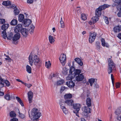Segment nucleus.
<instances>
[{"label": "nucleus", "mask_w": 121, "mask_h": 121, "mask_svg": "<svg viewBox=\"0 0 121 121\" xmlns=\"http://www.w3.org/2000/svg\"><path fill=\"white\" fill-rule=\"evenodd\" d=\"M28 60L29 62L30 66L33 65V63L36 66L39 67L42 63V61L36 55H34L33 56L31 53L29 57Z\"/></svg>", "instance_id": "1"}, {"label": "nucleus", "mask_w": 121, "mask_h": 121, "mask_svg": "<svg viewBox=\"0 0 121 121\" xmlns=\"http://www.w3.org/2000/svg\"><path fill=\"white\" fill-rule=\"evenodd\" d=\"M37 112V109L34 108L32 110L30 114L29 113V117L31 120L33 121L36 120L37 121L39 120V118L41 116V113Z\"/></svg>", "instance_id": "2"}, {"label": "nucleus", "mask_w": 121, "mask_h": 121, "mask_svg": "<svg viewBox=\"0 0 121 121\" xmlns=\"http://www.w3.org/2000/svg\"><path fill=\"white\" fill-rule=\"evenodd\" d=\"M108 63V66L107 70L108 73L110 74L112 72V71L116 70V67L115 65L110 58L109 59Z\"/></svg>", "instance_id": "3"}, {"label": "nucleus", "mask_w": 121, "mask_h": 121, "mask_svg": "<svg viewBox=\"0 0 121 121\" xmlns=\"http://www.w3.org/2000/svg\"><path fill=\"white\" fill-rule=\"evenodd\" d=\"M20 38V35L18 33L15 34L13 37L12 40L13 41V43L16 44L18 43V39Z\"/></svg>", "instance_id": "4"}, {"label": "nucleus", "mask_w": 121, "mask_h": 121, "mask_svg": "<svg viewBox=\"0 0 121 121\" xmlns=\"http://www.w3.org/2000/svg\"><path fill=\"white\" fill-rule=\"evenodd\" d=\"M66 56L64 54L60 55L59 60L63 66H64L66 62Z\"/></svg>", "instance_id": "5"}, {"label": "nucleus", "mask_w": 121, "mask_h": 121, "mask_svg": "<svg viewBox=\"0 0 121 121\" xmlns=\"http://www.w3.org/2000/svg\"><path fill=\"white\" fill-rule=\"evenodd\" d=\"M96 35V33L95 32L90 34L89 38V42L90 43H92L94 41Z\"/></svg>", "instance_id": "6"}, {"label": "nucleus", "mask_w": 121, "mask_h": 121, "mask_svg": "<svg viewBox=\"0 0 121 121\" xmlns=\"http://www.w3.org/2000/svg\"><path fill=\"white\" fill-rule=\"evenodd\" d=\"M73 108L76 110L73 111V112L75 113H77L80 110L81 107L80 104H73Z\"/></svg>", "instance_id": "7"}, {"label": "nucleus", "mask_w": 121, "mask_h": 121, "mask_svg": "<svg viewBox=\"0 0 121 121\" xmlns=\"http://www.w3.org/2000/svg\"><path fill=\"white\" fill-rule=\"evenodd\" d=\"M22 26L20 24H18L15 28L14 31L15 33H18L21 31L22 29Z\"/></svg>", "instance_id": "8"}, {"label": "nucleus", "mask_w": 121, "mask_h": 121, "mask_svg": "<svg viewBox=\"0 0 121 121\" xmlns=\"http://www.w3.org/2000/svg\"><path fill=\"white\" fill-rule=\"evenodd\" d=\"M28 98L29 102L30 103L32 102V100L33 96V93L31 91H30L28 93Z\"/></svg>", "instance_id": "9"}, {"label": "nucleus", "mask_w": 121, "mask_h": 121, "mask_svg": "<svg viewBox=\"0 0 121 121\" xmlns=\"http://www.w3.org/2000/svg\"><path fill=\"white\" fill-rule=\"evenodd\" d=\"M84 78V76L83 75V73H81L76 76L75 78L77 81L79 82L82 81Z\"/></svg>", "instance_id": "10"}, {"label": "nucleus", "mask_w": 121, "mask_h": 121, "mask_svg": "<svg viewBox=\"0 0 121 121\" xmlns=\"http://www.w3.org/2000/svg\"><path fill=\"white\" fill-rule=\"evenodd\" d=\"M14 8L13 9H14V14L15 15H18L20 11L19 10L17 9L16 6H15L14 4H13L10 8Z\"/></svg>", "instance_id": "11"}, {"label": "nucleus", "mask_w": 121, "mask_h": 121, "mask_svg": "<svg viewBox=\"0 0 121 121\" xmlns=\"http://www.w3.org/2000/svg\"><path fill=\"white\" fill-rule=\"evenodd\" d=\"M28 30L26 28H23L21 32L22 35L24 36H27L28 34Z\"/></svg>", "instance_id": "12"}, {"label": "nucleus", "mask_w": 121, "mask_h": 121, "mask_svg": "<svg viewBox=\"0 0 121 121\" xmlns=\"http://www.w3.org/2000/svg\"><path fill=\"white\" fill-rule=\"evenodd\" d=\"M66 84L70 88L73 87L74 86L75 84L72 81H69L67 82Z\"/></svg>", "instance_id": "13"}, {"label": "nucleus", "mask_w": 121, "mask_h": 121, "mask_svg": "<svg viewBox=\"0 0 121 121\" xmlns=\"http://www.w3.org/2000/svg\"><path fill=\"white\" fill-rule=\"evenodd\" d=\"M89 107L84 106L82 108V109L83 112L87 113L90 112V109Z\"/></svg>", "instance_id": "14"}, {"label": "nucleus", "mask_w": 121, "mask_h": 121, "mask_svg": "<svg viewBox=\"0 0 121 121\" xmlns=\"http://www.w3.org/2000/svg\"><path fill=\"white\" fill-rule=\"evenodd\" d=\"M32 22V21L30 19H25L23 22L24 26H28Z\"/></svg>", "instance_id": "15"}, {"label": "nucleus", "mask_w": 121, "mask_h": 121, "mask_svg": "<svg viewBox=\"0 0 121 121\" xmlns=\"http://www.w3.org/2000/svg\"><path fill=\"white\" fill-rule=\"evenodd\" d=\"M115 32H118L121 30V26L118 25L115 26L113 29Z\"/></svg>", "instance_id": "16"}, {"label": "nucleus", "mask_w": 121, "mask_h": 121, "mask_svg": "<svg viewBox=\"0 0 121 121\" xmlns=\"http://www.w3.org/2000/svg\"><path fill=\"white\" fill-rule=\"evenodd\" d=\"M110 6V5L104 4L102 5L99 6V9H100V10L102 11V10H104L106 8H108Z\"/></svg>", "instance_id": "17"}, {"label": "nucleus", "mask_w": 121, "mask_h": 121, "mask_svg": "<svg viewBox=\"0 0 121 121\" xmlns=\"http://www.w3.org/2000/svg\"><path fill=\"white\" fill-rule=\"evenodd\" d=\"M65 103L66 104L69 106H72V105L73 103V100H66L65 102Z\"/></svg>", "instance_id": "18"}, {"label": "nucleus", "mask_w": 121, "mask_h": 121, "mask_svg": "<svg viewBox=\"0 0 121 121\" xmlns=\"http://www.w3.org/2000/svg\"><path fill=\"white\" fill-rule=\"evenodd\" d=\"M74 60L80 66H82L83 65V63L82 60L79 58H75Z\"/></svg>", "instance_id": "19"}, {"label": "nucleus", "mask_w": 121, "mask_h": 121, "mask_svg": "<svg viewBox=\"0 0 121 121\" xmlns=\"http://www.w3.org/2000/svg\"><path fill=\"white\" fill-rule=\"evenodd\" d=\"M24 16L22 14H20L18 17V20L20 22H23L24 21Z\"/></svg>", "instance_id": "20"}, {"label": "nucleus", "mask_w": 121, "mask_h": 121, "mask_svg": "<svg viewBox=\"0 0 121 121\" xmlns=\"http://www.w3.org/2000/svg\"><path fill=\"white\" fill-rule=\"evenodd\" d=\"M116 7L117 9L119 11L117 13V16L118 17H121V5H117Z\"/></svg>", "instance_id": "21"}, {"label": "nucleus", "mask_w": 121, "mask_h": 121, "mask_svg": "<svg viewBox=\"0 0 121 121\" xmlns=\"http://www.w3.org/2000/svg\"><path fill=\"white\" fill-rule=\"evenodd\" d=\"M72 95L70 93L66 94L64 96V98L65 99H71L72 98Z\"/></svg>", "instance_id": "22"}, {"label": "nucleus", "mask_w": 121, "mask_h": 121, "mask_svg": "<svg viewBox=\"0 0 121 121\" xmlns=\"http://www.w3.org/2000/svg\"><path fill=\"white\" fill-rule=\"evenodd\" d=\"M86 102V104L88 107H91V100L90 98H87Z\"/></svg>", "instance_id": "23"}, {"label": "nucleus", "mask_w": 121, "mask_h": 121, "mask_svg": "<svg viewBox=\"0 0 121 121\" xmlns=\"http://www.w3.org/2000/svg\"><path fill=\"white\" fill-rule=\"evenodd\" d=\"M16 99L17 100V101L20 104V105L22 106H24V104L23 101L21 99L18 97H16Z\"/></svg>", "instance_id": "24"}, {"label": "nucleus", "mask_w": 121, "mask_h": 121, "mask_svg": "<svg viewBox=\"0 0 121 121\" xmlns=\"http://www.w3.org/2000/svg\"><path fill=\"white\" fill-rule=\"evenodd\" d=\"M101 10H100V9H99V8L97 9L96 10V16H98V17L100 16L101 14Z\"/></svg>", "instance_id": "25"}, {"label": "nucleus", "mask_w": 121, "mask_h": 121, "mask_svg": "<svg viewBox=\"0 0 121 121\" xmlns=\"http://www.w3.org/2000/svg\"><path fill=\"white\" fill-rule=\"evenodd\" d=\"M2 4L3 5L5 6H9L11 5V2L9 1H4L3 2Z\"/></svg>", "instance_id": "26"}, {"label": "nucleus", "mask_w": 121, "mask_h": 121, "mask_svg": "<svg viewBox=\"0 0 121 121\" xmlns=\"http://www.w3.org/2000/svg\"><path fill=\"white\" fill-rule=\"evenodd\" d=\"M4 86V82L3 79L0 75V87H2Z\"/></svg>", "instance_id": "27"}, {"label": "nucleus", "mask_w": 121, "mask_h": 121, "mask_svg": "<svg viewBox=\"0 0 121 121\" xmlns=\"http://www.w3.org/2000/svg\"><path fill=\"white\" fill-rule=\"evenodd\" d=\"M9 26L8 24H5L1 26V29L4 30H5L7 29Z\"/></svg>", "instance_id": "28"}, {"label": "nucleus", "mask_w": 121, "mask_h": 121, "mask_svg": "<svg viewBox=\"0 0 121 121\" xmlns=\"http://www.w3.org/2000/svg\"><path fill=\"white\" fill-rule=\"evenodd\" d=\"M48 39L49 41L52 44L54 42L55 40L54 39L53 37L51 35H49L48 37Z\"/></svg>", "instance_id": "29"}, {"label": "nucleus", "mask_w": 121, "mask_h": 121, "mask_svg": "<svg viewBox=\"0 0 121 121\" xmlns=\"http://www.w3.org/2000/svg\"><path fill=\"white\" fill-rule=\"evenodd\" d=\"M26 71L29 73H31V67L28 65L26 66Z\"/></svg>", "instance_id": "30"}, {"label": "nucleus", "mask_w": 121, "mask_h": 121, "mask_svg": "<svg viewBox=\"0 0 121 121\" xmlns=\"http://www.w3.org/2000/svg\"><path fill=\"white\" fill-rule=\"evenodd\" d=\"M17 23V21L16 19H14L12 20L10 23V24L13 26L16 25Z\"/></svg>", "instance_id": "31"}, {"label": "nucleus", "mask_w": 121, "mask_h": 121, "mask_svg": "<svg viewBox=\"0 0 121 121\" xmlns=\"http://www.w3.org/2000/svg\"><path fill=\"white\" fill-rule=\"evenodd\" d=\"M89 82L90 83L91 86H92L93 83H95V79L94 78H91L89 80Z\"/></svg>", "instance_id": "32"}, {"label": "nucleus", "mask_w": 121, "mask_h": 121, "mask_svg": "<svg viewBox=\"0 0 121 121\" xmlns=\"http://www.w3.org/2000/svg\"><path fill=\"white\" fill-rule=\"evenodd\" d=\"M121 112V108H118L115 112V113L117 115H119Z\"/></svg>", "instance_id": "33"}, {"label": "nucleus", "mask_w": 121, "mask_h": 121, "mask_svg": "<svg viewBox=\"0 0 121 121\" xmlns=\"http://www.w3.org/2000/svg\"><path fill=\"white\" fill-rule=\"evenodd\" d=\"M10 116L11 117H16V115L15 112L12 111L10 113Z\"/></svg>", "instance_id": "34"}, {"label": "nucleus", "mask_w": 121, "mask_h": 121, "mask_svg": "<svg viewBox=\"0 0 121 121\" xmlns=\"http://www.w3.org/2000/svg\"><path fill=\"white\" fill-rule=\"evenodd\" d=\"M51 63L50 61H48V62H45V66L47 68H49L51 67Z\"/></svg>", "instance_id": "35"}, {"label": "nucleus", "mask_w": 121, "mask_h": 121, "mask_svg": "<svg viewBox=\"0 0 121 121\" xmlns=\"http://www.w3.org/2000/svg\"><path fill=\"white\" fill-rule=\"evenodd\" d=\"M81 72V70L76 69L74 71V74L76 75H79V74Z\"/></svg>", "instance_id": "36"}, {"label": "nucleus", "mask_w": 121, "mask_h": 121, "mask_svg": "<svg viewBox=\"0 0 121 121\" xmlns=\"http://www.w3.org/2000/svg\"><path fill=\"white\" fill-rule=\"evenodd\" d=\"M98 17L96 16L95 17H93L92 18V20L94 23L97 22L99 19Z\"/></svg>", "instance_id": "37"}, {"label": "nucleus", "mask_w": 121, "mask_h": 121, "mask_svg": "<svg viewBox=\"0 0 121 121\" xmlns=\"http://www.w3.org/2000/svg\"><path fill=\"white\" fill-rule=\"evenodd\" d=\"M13 34L11 32L9 34V35L7 37V39L11 40L12 39H13Z\"/></svg>", "instance_id": "38"}, {"label": "nucleus", "mask_w": 121, "mask_h": 121, "mask_svg": "<svg viewBox=\"0 0 121 121\" xmlns=\"http://www.w3.org/2000/svg\"><path fill=\"white\" fill-rule=\"evenodd\" d=\"M64 82V80H61L57 82V84L58 85H60L63 84Z\"/></svg>", "instance_id": "39"}, {"label": "nucleus", "mask_w": 121, "mask_h": 121, "mask_svg": "<svg viewBox=\"0 0 121 121\" xmlns=\"http://www.w3.org/2000/svg\"><path fill=\"white\" fill-rule=\"evenodd\" d=\"M114 2L118 4L117 5H121V0H113Z\"/></svg>", "instance_id": "40"}, {"label": "nucleus", "mask_w": 121, "mask_h": 121, "mask_svg": "<svg viewBox=\"0 0 121 121\" xmlns=\"http://www.w3.org/2000/svg\"><path fill=\"white\" fill-rule=\"evenodd\" d=\"M103 18L105 23L107 24H108L109 23V22L108 17L105 16H104L103 17Z\"/></svg>", "instance_id": "41"}, {"label": "nucleus", "mask_w": 121, "mask_h": 121, "mask_svg": "<svg viewBox=\"0 0 121 121\" xmlns=\"http://www.w3.org/2000/svg\"><path fill=\"white\" fill-rule=\"evenodd\" d=\"M81 19L83 21H85L86 19V15L84 14H82L81 15Z\"/></svg>", "instance_id": "42"}, {"label": "nucleus", "mask_w": 121, "mask_h": 121, "mask_svg": "<svg viewBox=\"0 0 121 121\" xmlns=\"http://www.w3.org/2000/svg\"><path fill=\"white\" fill-rule=\"evenodd\" d=\"M2 33L3 34L2 35L3 37L5 39H6L7 37V35L5 31L4 30L2 31Z\"/></svg>", "instance_id": "43"}, {"label": "nucleus", "mask_w": 121, "mask_h": 121, "mask_svg": "<svg viewBox=\"0 0 121 121\" xmlns=\"http://www.w3.org/2000/svg\"><path fill=\"white\" fill-rule=\"evenodd\" d=\"M4 98L7 100H10V95L8 94H7L5 96Z\"/></svg>", "instance_id": "44"}, {"label": "nucleus", "mask_w": 121, "mask_h": 121, "mask_svg": "<svg viewBox=\"0 0 121 121\" xmlns=\"http://www.w3.org/2000/svg\"><path fill=\"white\" fill-rule=\"evenodd\" d=\"M23 84L24 85L26 86L28 88H30L32 86V85L30 84L26 83L24 82Z\"/></svg>", "instance_id": "45"}, {"label": "nucleus", "mask_w": 121, "mask_h": 121, "mask_svg": "<svg viewBox=\"0 0 121 121\" xmlns=\"http://www.w3.org/2000/svg\"><path fill=\"white\" fill-rule=\"evenodd\" d=\"M61 109H62L63 112L65 114H66L67 112V111L66 108L65 107H61Z\"/></svg>", "instance_id": "46"}, {"label": "nucleus", "mask_w": 121, "mask_h": 121, "mask_svg": "<svg viewBox=\"0 0 121 121\" xmlns=\"http://www.w3.org/2000/svg\"><path fill=\"white\" fill-rule=\"evenodd\" d=\"M4 82L7 86H10V83L9 81L7 80H4Z\"/></svg>", "instance_id": "47"}, {"label": "nucleus", "mask_w": 121, "mask_h": 121, "mask_svg": "<svg viewBox=\"0 0 121 121\" xmlns=\"http://www.w3.org/2000/svg\"><path fill=\"white\" fill-rule=\"evenodd\" d=\"M19 117L21 119H23L25 117V115L21 113L20 112L19 113Z\"/></svg>", "instance_id": "48"}, {"label": "nucleus", "mask_w": 121, "mask_h": 121, "mask_svg": "<svg viewBox=\"0 0 121 121\" xmlns=\"http://www.w3.org/2000/svg\"><path fill=\"white\" fill-rule=\"evenodd\" d=\"M96 48L98 50L100 48V44L99 42H96Z\"/></svg>", "instance_id": "49"}, {"label": "nucleus", "mask_w": 121, "mask_h": 121, "mask_svg": "<svg viewBox=\"0 0 121 121\" xmlns=\"http://www.w3.org/2000/svg\"><path fill=\"white\" fill-rule=\"evenodd\" d=\"M102 42V45L103 46H105V40L104 39H102L101 40Z\"/></svg>", "instance_id": "50"}, {"label": "nucleus", "mask_w": 121, "mask_h": 121, "mask_svg": "<svg viewBox=\"0 0 121 121\" xmlns=\"http://www.w3.org/2000/svg\"><path fill=\"white\" fill-rule=\"evenodd\" d=\"M30 28L29 29V30L31 32H32L34 31V30L35 28V26L32 25H30Z\"/></svg>", "instance_id": "51"}, {"label": "nucleus", "mask_w": 121, "mask_h": 121, "mask_svg": "<svg viewBox=\"0 0 121 121\" xmlns=\"http://www.w3.org/2000/svg\"><path fill=\"white\" fill-rule=\"evenodd\" d=\"M5 22V19H4L0 18V23L3 24Z\"/></svg>", "instance_id": "52"}, {"label": "nucleus", "mask_w": 121, "mask_h": 121, "mask_svg": "<svg viewBox=\"0 0 121 121\" xmlns=\"http://www.w3.org/2000/svg\"><path fill=\"white\" fill-rule=\"evenodd\" d=\"M76 11H77V12L79 14L80 13L81 10L79 7H77L76 9Z\"/></svg>", "instance_id": "53"}, {"label": "nucleus", "mask_w": 121, "mask_h": 121, "mask_svg": "<svg viewBox=\"0 0 121 121\" xmlns=\"http://www.w3.org/2000/svg\"><path fill=\"white\" fill-rule=\"evenodd\" d=\"M120 84L119 82H117L116 83V88H118L120 87Z\"/></svg>", "instance_id": "54"}, {"label": "nucleus", "mask_w": 121, "mask_h": 121, "mask_svg": "<svg viewBox=\"0 0 121 121\" xmlns=\"http://www.w3.org/2000/svg\"><path fill=\"white\" fill-rule=\"evenodd\" d=\"M111 78L112 80V82L113 84V85L114 82V79L113 76L112 74H111Z\"/></svg>", "instance_id": "55"}, {"label": "nucleus", "mask_w": 121, "mask_h": 121, "mask_svg": "<svg viewBox=\"0 0 121 121\" xmlns=\"http://www.w3.org/2000/svg\"><path fill=\"white\" fill-rule=\"evenodd\" d=\"M94 87L95 88H98L99 87L98 85V84H97L96 82H95V83H94Z\"/></svg>", "instance_id": "56"}, {"label": "nucleus", "mask_w": 121, "mask_h": 121, "mask_svg": "<svg viewBox=\"0 0 121 121\" xmlns=\"http://www.w3.org/2000/svg\"><path fill=\"white\" fill-rule=\"evenodd\" d=\"M33 0H27V3H28L31 4L33 2Z\"/></svg>", "instance_id": "57"}, {"label": "nucleus", "mask_w": 121, "mask_h": 121, "mask_svg": "<svg viewBox=\"0 0 121 121\" xmlns=\"http://www.w3.org/2000/svg\"><path fill=\"white\" fill-rule=\"evenodd\" d=\"M18 119L16 118H13L11 119V121H18Z\"/></svg>", "instance_id": "58"}, {"label": "nucleus", "mask_w": 121, "mask_h": 121, "mask_svg": "<svg viewBox=\"0 0 121 121\" xmlns=\"http://www.w3.org/2000/svg\"><path fill=\"white\" fill-rule=\"evenodd\" d=\"M60 33V34L61 35H62V34H64V30H60L59 31Z\"/></svg>", "instance_id": "59"}, {"label": "nucleus", "mask_w": 121, "mask_h": 121, "mask_svg": "<svg viewBox=\"0 0 121 121\" xmlns=\"http://www.w3.org/2000/svg\"><path fill=\"white\" fill-rule=\"evenodd\" d=\"M16 80L17 81L19 82H21L23 84L24 83V82L22 81V80H20L19 79H16Z\"/></svg>", "instance_id": "60"}, {"label": "nucleus", "mask_w": 121, "mask_h": 121, "mask_svg": "<svg viewBox=\"0 0 121 121\" xmlns=\"http://www.w3.org/2000/svg\"><path fill=\"white\" fill-rule=\"evenodd\" d=\"M5 59L6 60H8V61L9 62H11V59L9 57H8V58H5Z\"/></svg>", "instance_id": "61"}, {"label": "nucleus", "mask_w": 121, "mask_h": 121, "mask_svg": "<svg viewBox=\"0 0 121 121\" xmlns=\"http://www.w3.org/2000/svg\"><path fill=\"white\" fill-rule=\"evenodd\" d=\"M117 37L118 38H119L121 39V33L118 34L117 36Z\"/></svg>", "instance_id": "62"}, {"label": "nucleus", "mask_w": 121, "mask_h": 121, "mask_svg": "<svg viewBox=\"0 0 121 121\" xmlns=\"http://www.w3.org/2000/svg\"><path fill=\"white\" fill-rule=\"evenodd\" d=\"M59 104L60 106V108L61 109L62 107H65L64 105H63L62 103L60 102Z\"/></svg>", "instance_id": "63"}, {"label": "nucleus", "mask_w": 121, "mask_h": 121, "mask_svg": "<svg viewBox=\"0 0 121 121\" xmlns=\"http://www.w3.org/2000/svg\"><path fill=\"white\" fill-rule=\"evenodd\" d=\"M80 121H86L85 119L83 118H81L80 119Z\"/></svg>", "instance_id": "64"}]
</instances>
